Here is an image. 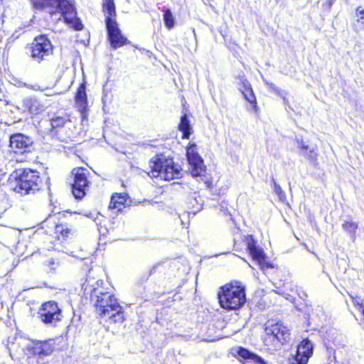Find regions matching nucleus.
Listing matches in <instances>:
<instances>
[{
  "instance_id": "nucleus-1",
  "label": "nucleus",
  "mask_w": 364,
  "mask_h": 364,
  "mask_svg": "<svg viewBox=\"0 0 364 364\" xmlns=\"http://www.w3.org/2000/svg\"><path fill=\"white\" fill-rule=\"evenodd\" d=\"M92 301L96 312L100 317L107 318L112 323H122L124 321L123 309L110 292L95 289Z\"/></svg>"
},
{
  "instance_id": "nucleus-2",
  "label": "nucleus",
  "mask_w": 364,
  "mask_h": 364,
  "mask_svg": "<svg viewBox=\"0 0 364 364\" xmlns=\"http://www.w3.org/2000/svg\"><path fill=\"white\" fill-rule=\"evenodd\" d=\"M220 306L226 310H237L246 302L245 287L240 282L233 281L221 287L218 292Z\"/></svg>"
},
{
  "instance_id": "nucleus-3",
  "label": "nucleus",
  "mask_w": 364,
  "mask_h": 364,
  "mask_svg": "<svg viewBox=\"0 0 364 364\" xmlns=\"http://www.w3.org/2000/svg\"><path fill=\"white\" fill-rule=\"evenodd\" d=\"M32 6L39 11L57 9L61 13L65 22L75 30L83 27L80 19L76 16L75 9L72 3L68 0H30Z\"/></svg>"
},
{
  "instance_id": "nucleus-4",
  "label": "nucleus",
  "mask_w": 364,
  "mask_h": 364,
  "mask_svg": "<svg viewBox=\"0 0 364 364\" xmlns=\"http://www.w3.org/2000/svg\"><path fill=\"white\" fill-rule=\"evenodd\" d=\"M11 178L16 183L14 190L21 195L34 193L42 185L39 173L31 169L18 170L11 175Z\"/></svg>"
},
{
  "instance_id": "nucleus-5",
  "label": "nucleus",
  "mask_w": 364,
  "mask_h": 364,
  "mask_svg": "<svg viewBox=\"0 0 364 364\" xmlns=\"http://www.w3.org/2000/svg\"><path fill=\"white\" fill-rule=\"evenodd\" d=\"M151 174L154 177H159L165 181L178 178L181 176V168L176 164L171 159L164 156L153 157L149 163Z\"/></svg>"
},
{
  "instance_id": "nucleus-6",
  "label": "nucleus",
  "mask_w": 364,
  "mask_h": 364,
  "mask_svg": "<svg viewBox=\"0 0 364 364\" xmlns=\"http://www.w3.org/2000/svg\"><path fill=\"white\" fill-rule=\"evenodd\" d=\"M53 50L50 41L45 35H41L36 37L31 43V57L37 61H41L51 55Z\"/></svg>"
},
{
  "instance_id": "nucleus-7",
  "label": "nucleus",
  "mask_w": 364,
  "mask_h": 364,
  "mask_svg": "<svg viewBox=\"0 0 364 364\" xmlns=\"http://www.w3.org/2000/svg\"><path fill=\"white\" fill-rule=\"evenodd\" d=\"M113 17L114 16H107L106 26L111 46L116 49L126 45L129 41L127 38L122 35L116 19L113 18Z\"/></svg>"
},
{
  "instance_id": "nucleus-8",
  "label": "nucleus",
  "mask_w": 364,
  "mask_h": 364,
  "mask_svg": "<svg viewBox=\"0 0 364 364\" xmlns=\"http://www.w3.org/2000/svg\"><path fill=\"white\" fill-rule=\"evenodd\" d=\"M41 320L45 323L55 324L62 319V312L57 303L48 301L42 304L38 310Z\"/></svg>"
},
{
  "instance_id": "nucleus-9",
  "label": "nucleus",
  "mask_w": 364,
  "mask_h": 364,
  "mask_svg": "<svg viewBox=\"0 0 364 364\" xmlns=\"http://www.w3.org/2000/svg\"><path fill=\"white\" fill-rule=\"evenodd\" d=\"M186 156L191 166V174L195 176H202L205 170L202 158L198 153V148L196 144H190L187 147Z\"/></svg>"
},
{
  "instance_id": "nucleus-10",
  "label": "nucleus",
  "mask_w": 364,
  "mask_h": 364,
  "mask_svg": "<svg viewBox=\"0 0 364 364\" xmlns=\"http://www.w3.org/2000/svg\"><path fill=\"white\" fill-rule=\"evenodd\" d=\"M74 176V183L72 187V192L75 198L81 199L85 195V191L88 186V181L85 170L81 168H76L72 172Z\"/></svg>"
},
{
  "instance_id": "nucleus-11",
  "label": "nucleus",
  "mask_w": 364,
  "mask_h": 364,
  "mask_svg": "<svg viewBox=\"0 0 364 364\" xmlns=\"http://www.w3.org/2000/svg\"><path fill=\"white\" fill-rule=\"evenodd\" d=\"M267 335L272 336L282 344L287 343L290 341V329L284 323L280 322H268L265 327Z\"/></svg>"
},
{
  "instance_id": "nucleus-12",
  "label": "nucleus",
  "mask_w": 364,
  "mask_h": 364,
  "mask_svg": "<svg viewBox=\"0 0 364 364\" xmlns=\"http://www.w3.org/2000/svg\"><path fill=\"white\" fill-rule=\"evenodd\" d=\"M314 346L308 339L303 340L298 346L296 353L292 355L290 361L291 364H306L313 355Z\"/></svg>"
},
{
  "instance_id": "nucleus-13",
  "label": "nucleus",
  "mask_w": 364,
  "mask_h": 364,
  "mask_svg": "<svg viewBox=\"0 0 364 364\" xmlns=\"http://www.w3.org/2000/svg\"><path fill=\"white\" fill-rule=\"evenodd\" d=\"M245 242L252 259L257 262L262 269L272 267V265L266 261V255L263 250L256 246V242L252 235L245 237Z\"/></svg>"
},
{
  "instance_id": "nucleus-14",
  "label": "nucleus",
  "mask_w": 364,
  "mask_h": 364,
  "mask_svg": "<svg viewBox=\"0 0 364 364\" xmlns=\"http://www.w3.org/2000/svg\"><path fill=\"white\" fill-rule=\"evenodd\" d=\"M16 109L23 114H29L31 117L41 114L45 110V106L35 98H26L23 100L21 106Z\"/></svg>"
},
{
  "instance_id": "nucleus-15",
  "label": "nucleus",
  "mask_w": 364,
  "mask_h": 364,
  "mask_svg": "<svg viewBox=\"0 0 364 364\" xmlns=\"http://www.w3.org/2000/svg\"><path fill=\"white\" fill-rule=\"evenodd\" d=\"M55 347V344L53 340L38 341L29 345L28 349L34 355L43 358L50 355L54 351Z\"/></svg>"
},
{
  "instance_id": "nucleus-16",
  "label": "nucleus",
  "mask_w": 364,
  "mask_h": 364,
  "mask_svg": "<svg viewBox=\"0 0 364 364\" xmlns=\"http://www.w3.org/2000/svg\"><path fill=\"white\" fill-rule=\"evenodd\" d=\"M33 144V140L23 134H15L10 137V146L15 153L23 154Z\"/></svg>"
},
{
  "instance_id": "nucleus-17",
  "label": "nucleus",
  "mask_w": 364,
  "mask_h": 364,
  "mask_svg": "<svg viewBox=\"0 0 364 364\" xmlns=\"http://www.w3.org/2000/svg\"><path fill=\"white\" fill-rule=\"evenodd\" d=\"M75 104L81 114L82 122H84L87 119V94L85 92V85L84 84H82L77 90L75 95Z\"/></svg>"
},
{
  "instance_id": "nucleus-18",
  "label": "nucleus",
  "mask_w": 364,
  "mask_h": 364,
  "mask_svg": "<svg viewBox=\"0 0 364 364\" xmlns=\"http://www.w3.org/2000/svg\"><path fill=\"white\" fill-rule=\"evenodd\" d=\"M238 359L243 364H267V362L259 355L240 348L237 350Z\"/></svg>"
},
{
  "instance_id": "nucleus-19",
  "label": "nucleus",
  "mask_w": 364,
  "mask_h": 364,
  "mask_svg": "<svg viewBox=\"0 0 364 364\" xmlns=\"http://www.w3.org/2000/svg\"><path fill=\"white\" fill-rule=\"evenodd\" d=\"M242 86L240 89L242 95H244V97L250 104H252L255 108H256V97L254 95L253 90L251 87L250 82L247 80H242Z\"/></svg>"
},
{
  "instance_id": "nucleus-20",
  "label": "nucleus",
  "mask_w": 364,
  "mask_h": 364,
  "mask_svg": "<svg viewBox=\"0 0 364 364\" xmlns=\"http://www.w3.org/2000/svg\"><path fill=\"white\" fill-rule=\"evenodd\" d=\"M126 200L127 198L125 195L115 194L112 196L111 198L109 208L112 210H116V212L121 211Z\"/></svg>"
},
{
  "instance_id": "nucleus-21",
  "label": "nucleus",
  "mask_w": 364,
  "mask_h": 364,
  "mask_svg": "<svg viewBox=\"0 0 364 364\" xmlns=\"http://www.w3.org/2000/svg\"><path fill=\"white\" fill-rule=\"evenodd\" d=\"M178 128L183 134V139H188L190 137L192 134V128L191 127L190 122L186 114L182 116Z\"/></svg>"
},
{
  "instance_id": "nucleus-22",
  "label": "nucleus",
  "mask_w": 364,
  "mask_h": 364,
  "mask_svg": "<svg viewBox=\"0 0 364 364\" xmlns=\"http://www.w3.org/2000/svg\"><path fill=\"white\" fill-rule=\"evenodd\" d=\"M342 228L353 239L355 238V233L358 228V225L356 222L350 219L345 220L342 224Z\"/></svg>"
},
{
  "instance_id": "nucleus-23",
  "label": "nucleus",
  "mask_w": 364,
  "mask_h": 364,
  "mask_svg": "<svg viewBox=\"0 0 364 364\" xmlns=\"http://www.w3.org/2000/svg\"><path fill=\"white\" fill-rule=\"evenodd\" d=\"M164 21L168 29H171L175 26V18L170 9L164 11Z\"/></svg>"
},
{
  "instance_id": "nucleus-24",
  "label": "nucleus",
  "mask_w": 364,
  "mask_h": 364,
  "mask_svg": "<svg viewBox=\"0 0 364 364\" xmlns=\"http://www.w3.org/2000/svg\"><path fill=\"white\" fill-rule=\"evenodd\" d=\"M103 10L107 16H115V6L113 0H104Z\"/></svg>"
},
{
  "instance_id": "nucleus-25",
  "label": "nucleus",
  "mask_w": 364,
  "mask_h": 364,
  "mask_svg": "<svg viewBox=\"0 0 364 364\" xmlns=\"http://www.w3.org/2000/svg\"><path fill=\"white\" fill-rule=\"evenodd\" d=\"M356 16L359 28L364 30V9L361 6L358 7L356 10Z\"/></svg>"
},
{
  "instance_id": "nucleus-26",
  "label": "nucleus",
  "mask_w": 364,
  "mask_h": 364,
  "mask_svg": "<svg viewBox=\"0 0 364 364\" xmlns=\"http://www.w3.org/2000/svg\"><path fill=\"white\" fill-rule=\"evenodd\" d=\"M71 234V230L64 225H57L55 228L54 235L58 240V236L62 235V233Z\"/></svg>"
},
{
  "instance_id": "nucleus-27",
  "label": "nucleus",
  "mask_w": 364,
  "mask_h": 364,
  "mask_svg": "<svg viewBox=\"0 0 364 364\" xmlns=\"http://www.w3.org/2000/svg\"><path fill=\"white\" fill-rule=\"evenodd\" d=\"M301 149L304 155L309 156L311 160L316 159V154L314 149H309V146L304 144H301Z\"/></svg>"
},
{
  "instance_id": "nucleus-28",
  "label": "nucleus",
  "mask_w": 364,
  "mask_h": 364,
  "mask_svg": "<svg viewBox=\"0 0 364 364\" xmlns=\"http://www.w3.org/2000/svg\"><path fill=\"white\" fill-rule=\"evenodd\" d=\"M66 119L63 117L57 116L51 119V125L53 128L63 127L65 124Z\"/></svg>"
},
{
  "instance_id": "nucleus-29",
  "label": "nucleus",
  "mask_w": 364,
  "mask_h": 364,
  "mask_svg": "<svg viewBox=\"0 0 364 364\" xmlns=\"http://www.w3.org/2000/svg\"><path fill=\"white\" fill-rule=\"evenodd\" d=\"M274 191L275 193L279 197L281 200H283V198L285 197L284 193L283 192L281 186L277 183H274Z\"/></svg>"
},
{
  "instance_id": "nucleus-30",
  "label": "nucleus",
  "mask_w": 364,
  "mask_h": 364,
  "mask_svg": "<svg viewBox=\"0 0 364 364\" xmlns=\"http://www.w3.org/2000/svg\"><path fill=\"white\" fill-rule=\"evenodd\" d=\"M350 297L353 300L355 306H356L358 309L360 308L363 305H364V300L361 299L360 298L354 296H350Z\"/></svg>"
},
{
  "instance_id": "nucleus-31",
  "label": "nucleus",
  "mask_w": 364,
  "mask_h": 364,
  "mask_svg": "<svg viewBox=\"0 0 364 364\" xmlns=\"http://www.w3.org/2000/svg\"><path fill=\"white\" fill-rule=\"evenodd\" d=\"M70 234H65V232L62 233V235L58 236V241L63 242L65 240Z\"/></svg>"
},
{
  "instance_id": "nucleus-32",
  "label": "nucleus",
  "mask_w": 364,
  "mask_h": 364,
  "mask_svg": "<svg viewBox=\"0 0 364 364\" xmlns=\"http://www.w3.org/2000/svg\"><path fill=\"white\" fill-rule=\"evenodd\" d=\"M96 217H93L92 214L90 213L89 215H87L88 217L92 218L95 221H96L97 220H98V218L100 217L98 214H95Z\"/></svg>"
},
{
  "instance_id": "nucleus-33",
  "label": "nucleus",
  "mask_w": 364,
  "mask_h": 364,
  "mask_svg": "<svg viewBox=\"0 0 364 364\" xmlns=\"http://www.w3.org/2000/svg\"><path fill=\"white\" fill-rule=\"evenodd\" d=\"M266 84L272 90H275V86L272 83L266 82Z\"/></svg>"
},
{
  "instance_id": "nucleus-34",
  "label": "nucleus",
  "mask_w": 364,
  "mask_h": 364,
  "mask_svg": "<svg viewBox=\"0 0 364 364\" xmlns=\"http://www.w3.org/2000/svg\"><path fill=\"white\" fill-rule=\"evenodd\" d=\"M359 311H360L364 316V304L358 309Z\"/></svg>"
}]
</instances>
